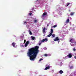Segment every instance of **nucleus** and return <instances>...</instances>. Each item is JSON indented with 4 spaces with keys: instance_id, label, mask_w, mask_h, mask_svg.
I'll return each instance as SVG.
<instances>
[{
    "instance_id": "nucleus-32",
    "label": "nucleus",
    "mask_w": 76,
    "mask_h": 76,
    "mask_svg": "<svg viewBox=\"0 0 76 76\" xmlns=\"http://www.w3.org/2000/svg\"><path fill=\"white\" fill-rule=\"evenodd\" d=\"M74 58H75V59H76V56H74Z\"/></svg>"
},
{
    "instance_id": "nucleus-29",
    "label": "nucleus",
    "mask_w": 76,
    "mask_h": 76,
    "mask_svg": "<svg viewBox=\"0 0 76 76\" xmlns=\"http://www.w3.org/2000/svg\"><path fill=\"white\" fill-rule=\"evenodd\" d=\"M73 51H76V49H75V48H74V49H73Z\"/></svg>"
},
{
    "instance_id": "nucleus-16",
    "label": "nucleus",
    "mask_w": 76,
    "mask_h": 76,
    "mask_svg": "<svg viewBox=\"0 0 76 76\" xmlns=\"http://www.w3.org/2000/svg\"><path fill=\"white\" fill-rule=\"evenodd\" d=\"M50 30L51 31L50 32V33L52 34V33H53V29H51Z\"/></svg>"
},
{
    "instance_id": "nucleus-2",
    "label": "nucleus",
    "mask_w": 76,
    "mask_h": 76,
    "mask_svg": "<svg viewBox=\"0 0 76 76\" xmlns=\"http://www.w3.org/2000/svg\"><path fill=\"white\" fill-rule=\"evenodd\" d=\"M46 67L45 69V70H48V69H49L50 68V65H49L48 66V65H46Z\"/></svg>"
},
{
    "instance_id": "nucleus-10",
    "label": "nucleus",
    "mask_w": 76,
    "mask_h": 76,
    "mask_svg": "<svg viewBox=\"0 0 76 76\" xmlns=\"http://www.w3.org/2000/svg\"><path fill=\"white\" fill-rule=\"evenodd\" d=\"M12 45L14 47H15V45H16V44L15 42H13L12 44Z\"/></svg>"
},
{
    "instance_id": "nucleus-18",
    "label": "nucleus",
    "mask_w": 76,
    "mask_h": 76,
    "mask_svg": "<svg viewBox=\"0 0 76 76\" xmlns=\"http://www.w3.org/2000/svg\"><path fill=\"white\" fill-rule=\"evenodd\" d=\"M20 47H24V45H20Z\"/></svg>"
},
{
    "instance_id": "nucleus-12",
    "label": "nucleus",
    "mask_w": 76,
    "mask_h": 76,
    "mask_svg": "<svg viewBox=\"0 0 76 76\" xmlns=\"http://www.w3.org/2000/svg\"><path fill=\"white\" fill-rule=\"evenodd\" d=\"M52 34H53L50 33V34L49 35H48L47 37H50V36H51V35H52Z\"/></svg>"
},
{
    "instance_id": "nucleus-26",
    "label": "nucleus",
    "mask_w": 76,
    "mask_h": 76,
    "mask_svg": "<svg viewBox=\"0 0 76 76\" xmlns=\"http://www.w3.org/2000/svg\"><path fill=\"white\" fill-rule=\"evenodd\" d=\"M45 41H48V39L47 38H45Z\"/></svg>"
},
{
    "instance_id": "nucleus-27",
    "label": "nucleus",
    "mask_w": 76,
    "mask_h": 76,
    "mask_svg": "<svg viewBox=\"0 0 76 76\" xmlns=\"http://www.w3.org/2000/svg\"><path fill=\"white\" fill-rule=\"evenodd\" d=\"M24 44L25 43V42H26V40L24 39Z\"/></svg>"
},
{
    "instance_id": "nucleus-14",
    "label": "nucleus",
    "mask_w": 76,
    "mask_h": 76,
    "mask_svg": "<svg viewBox=\"0 0 76 76\" xmlns=\"http://www.w3.org/2000/svg\"><path fill=\"white\" fill-rule=\"evenodd\" d=\"M42 43V41H41L40 40L39 41V45H41V44Z\"/></svg>"
},
{
    "instance_id": "nucleus-33",
    "label": "nucleus",
    "mask_w": 76,
    "mask_h": 76,
    "mask_svg": "<svg viewBox=\"0 0 76 76\" xmlns=\"http://www.w3.org/2000/svg\"><path fill=\"white\" fill-rule=\"evenodd\" d=\"M59 42H60V41H58V43H59Z\"/></svg>"
},
{
    "instance_id": "nucleus-6",
    "label": "nucleus",
    "mask_w": 76,
    "mask_h": 76,
    "mask_svg": "<svg viewBox=\"0 0 76 76\" xmlns=\"http://www.w3.org/2000/svg\"><path fill=\"white\" fill-rule=\"evenodd\" d=\"M59 40H60V39L58 38V37H56L54 40V41H59Z\"/></svg>"
},
{
    "instance_id": "nucleus-24",
    "label": "nucleus",
    "mask_w": 76,
    "mask_h": 76,
    "mask_svg": "<svg viewBox=\"0 0 76 76\" xmlns=\"http://www.w3.org/2000/svg\"><path fill=\"white\" fill-rule=\"evenodd\" d=\"M43 60V59H42V58L40 59L39 60V61H41V60Z\"/></svg>"
},
{
    "instance_id": "nucleus-8",
    "label": "nucleus",
    "mask_w": 76,
    "mask_h": 76,
    "mask_svg": "<svg viewBox=\"0 0 76 76\" xmlns=\"http://www.w3.org/2000/svg\"><path fill=\"white\" fill-rule=\"evenodd\" d=\"M69 19H68L66 20V22H65V25H66V23H69Z\"/></svg>"
},
{
    "instance_id": "nucleus-1",
    "label": "nucleus",
    "mask_w": 76,
    "mask_h": 76,
    "mask_svg": "<svg viewBox=\"0 0 76 76\" xmlns=\"http://www.w3.org/2000/svg\"><path fill=\"white\" fill-rule=\"evenodd\" d=\"M39 47L37 46L34 48H31L28 50L27 55L28 57H30V60L34 61V59L36 58L37 56L39 53Z\"/></svg>"
},
{
    "instance_id": "nucleus-23",
    "label": "nucleus",
    "mask_w": 76,
    "mask_h": 76,
    "mask_svg": "<svg viewBox=\"0 0 76 76\" xmlns=\"http://www.w3.org/2000/svg\"><path fill=\"white\" fill-rule=\"evenodd\" d=\"M42 41V42H44V41H45V39H43V40L42 41Z\"/></svg>"
},
{
    "instance_id": "nucleus-37",
    "label": "nucleus",
    "mask_w": 76,
    "mask_h": 76,
    "mask_svg": "<svg viewBox=\"0 0 76 76\" xmlns=\"http://www.w3.org/2000/svg\"><path fill=\"white\" fill-rule=\"evenodd\" d=\"M42 28L43 29V27Z\"/></svg>"
},
{
    "instance_id": "nucleus-20",
    "label": "nucleus",
    "mask_w": 76,
    "mask_h": 76,
    "mask_svg": "<svg viewBox=\"0 0 76 76\" xmlns=\"http://www.w3.org/2000/svg\"><path fill=\"white\" fill-rule=\"evenodd\" d=\"M70 4V3H67L66 4V6H69V4Z\"/></svg>"
},
{
    "instance_id": "nucleus-17",
    "label": "nucleus",
    "mask_w": 76,
    "mask_h": 76,
    "mask_svg": "<svg viewBox=\"0 0 76 76\" xmlns=\"http://www.w3.org/2000/svg\"><path fill=\"white\" fill-rule=\"evenodd\" d=\"M74 15V12H72L70 13V15L72 16Z\"/></svg>"
},
{
    "instance_id": "nucleus-28",
    "label": "nucleus",
    "mask_w": 76,
    "mask_h": 76,
    "mask_svg": "<svg viewBox=\"0 0 76 76\" xmlns=\"http://www.w3.org/2000/svg\"><path fill=\"white\" fill-rule=\"evenodd\" d=\"M72 39H71L70 40V42H72Z\"/></svg>"
},
{
    "instance_id": "nucleus-5",
    "label": "nucleus",
    "mask_w": 76,
    "mask_h": 76,
    "mask_svg": "<svg viewBox=\"0 0 76 76\" xmlns=\"http://www.w3.org/2000/svg\"><path fill=\"white\" fill-rule=\"evenodd\" d=\"M29 44V42L28 41H27L25 44V46L26 47L27 46H28V45Z\"/></svg>"
},
{
    "instance_id": "nucleus-35",
    "label": "nucleus",
    "mask_w": 76,
    "mask_h": 76,
    "mask_svg": "<svg viewBox=\"0 0 76 76\" xmlns=\"http://www.w3.org/2000/svg\"><path fill=\"white\" fill-rule=\"evenodd\" d=\"M49 26V24H48L47 25V26Z\"/></svg>"
},
{
    "instance_id": "nucleus-31",
    "label": "nucleus",
    "mask_w": 76,
    "mask_h": 76,
    "mask_svg": "<svg viewBox=\"0 0 76 76\" xmlns=\"http://www.w3.org/2000/svg\"><path fill=\"white\" fill-rule=\"evenodd\" d=\"M24 23L25 24V23H27V22H26V21H25L24 22Z\"/></svg>"
},
{
    "instance_id": "nucleus-21",
    "label": "nucleus",
    "mask_w": 76,
    "mask_h": 76,
    "mask_svg": "<svg viewBox=\"0 0 76 76\" xmlns=\"http://www.w3.org/2000/svg\"><path fill=\"white\" fill-rule=\"evenodd\" d=\"M57 27V25H55L54 26H53V28H56V27Z\"/></svg>"
},
{
    "instance_id": "nucleus-25",
    "label": "nucleus",
    "mask_w": 76,
    "mask_h": 76,
    "mask_svg": "<svg viewBox=\"0 0 76 76\" xmlns=\"http://www.w3.org/2000/svg\"><path fill=\"white\" fill-rule=\"evenodd\" d=\"M48 56L47 54H45L44 55V56Z\"/></svg>"
},
{
    "instance_id": "nucleus-3",
    "label": "nucleus",
    "mask_w": 76,
    "mask_h": 76,
    "mask_svg": "<svg viewBox=\"0 0 76 76\" xmlns=\"http://www.w3.org/2000/svg\"><path fill=\"white\" fill-rule=\"evenodd\" d=\"M69 57V58H71L72 57V55L71 53H69L68 55L65 57V58H66V57Z\"/></svg>"
},
{
    "instance_id": "nucleus-7",
    "label": "nucleus",
    "mask_w": 76,
    "mask_h": 76,
    "mask_svg": "<svg viewBox=\"0 0 76 76\" xmlns=\"http://www.w3.org/2000/svg\"><path fill=\"white\" fill-rule=\"evenodd\" d=\"M45 28L44 27L42 30V32H43V33H45V32H45Z\"/></svg>"
},
{
    "instance_id": "nucleus-19",
    "label": "nucleus",
    "mask_w": 76,
    "mask_h": 76,
    "mask_svg": "<svg viewBox=\"0 0 76 76\" xmlns=\"http://www.w3.org/2000/svg\"><path fill=\"white\" fill-rule=\"evenodd\" d=\"M52 36L53 37V38H54V37H55V34H52Z\"/></svg>"
},
{
    "instance_id": "nucleus-22",
    "label": "nucleus",
    "mask_w": 76,
    "mask_h": 76,
    "mask_svg": "<svg viewBox=\"0 0 76 76\" xmlns=\"http://www.w3.org/2000/svg\"><path fill=\"white\" fill-rule=\"evenodd\" d=\"M29 34L30 35H32V32H31V31H29Z\"/></svg>"
},
{
    "instance_id": "nucleus-34",
    "label": "nucleus",
    "mask_w": 76,
    "mask_h": 76,
    "mask_svg": "<svg viewBox=\"0 0 76 76\" xmlns=\"http://www.w3.org/2000/svg\"><path fill=\"white\" fill-rule=\"evenodd\" d=\"M41 0H37V1H41Z\"/></svg>"
},
{
    "instance_id": "nucleus-11",
    "label": "nucleus",
    "mask_w": 76,
    "mask_h": 76,
    "mask_svg": "<svg viewBox=\"0 0 76 76\" xmlns=\"http://www.w3.org/2000/svg\"><path fill=\"white\" fill-rule=\"evenodd\" d=\"M59 73H60V74H62V73H63V71L61 70L59 71Z\"/></svg>"
},
{
    "instance_id": "nucleus-9",
    "label": "nucleus",
    "mask_w": 76,
    "mask_h": 76,
    "mask_svg": "<svg viewBox=\"0 0 76 76\" xmlns=\"http://www.w3.org/2000/svg\"><path fill=\"white\" fill-rule=\"evenodd\" d=\"M73 67V65H72V64L69 65V67H70V69H72Z\"/></svg>"
},
{
    "instance_id": "nucleus-13",
    "label": "nucleus",
    "mask_w": 76,
    "mask_h": 76,
    "mask_svg": "<svg viewBox=\"0 0 76 76\" xmlns=\"http://www.w3.org/2000/svg\"><path fill=\"white\" fill-rule=\"evenodd\" d=\"M38 21L37 20H34V23H37Z\"/></svg>"
},
{
    "instance_id": "nucleus-15",
    "label": "nucleus",
    "mask_w": 76,
    "mask_h": 76,
    "mask_svg": "<svg viewBox=\"0 0 76 76\" xmlns=\"http://www.w3.org/2000/svg\"><path fill=\"white\" fill-rule=\"evenodd\" d=\"M31 39L32 40H34L35 39V37H31Z\"/></svg>"
},
{
    "instance_id": "nucleus-36",
    "label": "nucleus",
    "mask_w": 76,
    "mask_h": 76,
    "mask_svg": "<svg viewBox=\"0 0 76 76\" xmlns=\"http://www.w3.org/2000/svg\"><path fill=\"white\" fill-rule=\"evenodd\" d=\"M50 0V1H51V0Z\"/></svg>"
},
{
    "instance_id": "nucleus-4",
    "label": "nucleus",
    "mask_w": 76,
    "mask_h": 76,
    "mask_svg": "<svg viewBox=\"0 0 76 76\" xmlns=\"http://www.w3.org/2000/svg\"><path fill=\"white\" fill-rule=\"evenodd\" d=\"M47 15V13L46 12H44L42 15V17L44 18V17H45V16Z\"/></svg>"
},
{
    "instance_id": "nucleus-30",
    "label": "nucleus",
    "mask_w": 76,
    "mask_h": 76,
    "mask_svg": "<svg viewBox=\"0 0 76 76\" xmlns=\"http://www.w3.org/2000/svg\"><path fill=\"white\" fill-rule=\"evenodd\" d=\"M29 14L30 16H31V15H32V13H30Z\"/></svg>"
}]
</instances>
